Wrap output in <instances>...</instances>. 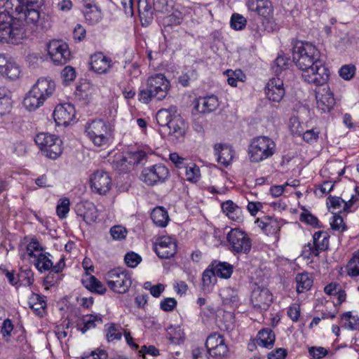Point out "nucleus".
I'll use <instances>...</instances> for the list:
<instances>
[{
  "instance_id": "nucleus-1",
  "label": "nucleus",
  "mask_w": 359,
  "mask_h": 359,
  "mask_svg": "<svg viewBox=\"0 0 359 359\" xmlns=\"http://www.w3.org/2000/svg\"><path fill=\"white\" fill-rule=\"evenodd\" d=\"M320 57V50L309 42L297 41L292 47V61L309 84L323 86L329 79V69Z\"/></svg>"
},
{
  "instance_id": "nucleus-2",
  "label": "nucleus",
  "mask_w": 359,
  "mask_h": 359,
  "mask_svg": "<svg viewBox=\"0 0 359 359\" xmlns=\"http://www.w3.org/2000/svg\"><path fill=\"white\" fill-rule=\"evenodd\" d=\"M39 8H27L22 11L0 12V42L19 43L26 36L23 21L36 25L41 15Z\"/></svg>"
},
{
  "instance_id": "nucleus-3",
  "label": "nucleus",
  "mask_w": 359,
  "mask_h": 359,
  "mask_svg": "<svg viewBox=\"0 0 359 359\" xmlns=\"http://www.w3.org/2000/svg\"><path fill=\"white\" fill-rule=\"evenodd\" d=\"M170 88V81L163 74H155L149 76L145 86H141L138 91V100L149 104L153 99L163 100L166 97Z\"/></svg>"
},
{
  "instance_id": "nucleus-4",
  "label": "nucleus",
  "mask_w": 359,
  "mask_h": 359,
  "mask_svg": "<svg viewBox=\"0 0 359 359\" xmlns=\"http://www.w3.org/2000/svg\"><path fill=\"white\" fill-rule=\"evenodd\" d=\"M276 151L275 142L267 136L254 137L248 147V156L252 163H259L271 157Z\"/></svg>"
},
{
  "instance_id": "nucleus-5",
  "label": "nucleus",
  "mask_w": 359,
  "mask_h": 359,
  "mask_svg": "<svg viewBox=\"0 0 359 359\" xmlns=\"http://www.w3.org/2000/svg\"><path fill=\"white\" fill-rule=\"evenodd\" d=\"M227 249L234 255L248 254L252 248V239L239 228L231 229L226 234Z\"/></svg>"
},
{
  "instance_id": "nucleus-6",
  "label": "nucleus",
  "mask_w": 359,
  "mask_h": 359,
  "mask_svg": "<svg viewBox=\"0 0 359 359\" xmlns=\"http://www.w3.org/2000/svg\"><path fill=\"white\" fill-rule=\"evenodd\" d=\"M104 280L109 289L118 294L126 293L132 285L130 273L123 268H115L104 274Z\"/></svg>"
},
{
  "instance_id": "nucleus-7",
  "label": "nucleus",
  "mask_w": 359,
  "mask_h": 359,
  "mask_svg": "<svg viewBox=\"0 0 359 359\" xmlns=\"http://www.w3.org/2000/svg\"><path fill=\"white\" fill-rule=\"evenodd\" d=\"M34 141L47 158L56 159L62 152V142L54 135L40 133L36 135Z\"/></svg>"
},
{
  "instance_id": "nucleus-8",
  "label": "nucleus",
  "mask_w": 359,
  "mask_h": 359,
  "mask_svg": "<svg viewBox=\"0 0 359 359\" xmlns=\"http://www.w3.org/2000/svg\"><path fill=\"white\" fill-rule=\"evenodd\" d=\"M329 238V234L326 231L316 232L313 236V243H308L304 246L302 256L308 259L318 257L321 252L327 250Z\"/></svg>"
},
{
  "instance_id": "nucleus-9",
  "label": "nucleus",
  "mask_w": 359,
  "mask_h": 359,
  "mask_svg": "<svg viewBox=\"0 0 359 359\" xmlns=\"http://www.w3.org/2000/svg\"><path fill=\"white\" fill-rule=\"evenodd\" d=\"M48 54L55 65H63L70 59V50L68 45L59 40H52L47 46Z\"/></svg>"
},
{
  "instance_id": "nucleus-10",
  "label": "nucleus",
  "mask_w": 359,
  "mask_h": 359,
  "mask_svg": "<svg viewBox=\"0 0 359 359\" xmlns=\"http://www.w3.org/2000/svg\"><path fill=\"white\" fill-rule=\"evenodd\" d=\"M169 175V170L165 165L156 164L144 168L142 172L141 179L148 186H154L157 183L165 182Z\"/></svg>"
},
{
  "instance_id": "nucleus-11",
  "label": "nucleus",
  "mask_w": 359,
  "mask_h": 359,
  "mask_svg": "<svg viewBox=\"0 0 359 359\" xmlns=\"http://www.w3.org/2000/svg\"><path fill=\"white\" fill-rule=\"evenodd\" d=\"M205 347L214 358H224L229 352L224 336L218 332H213L207 337Z\"/></svg>"
},
{
  "instance_id": "nucleus-12",
  "label": "nucleus",
  "mask_w": 359,
  "mask_h": 359,
  "mask_svg": "<svg viewBox=\"0 0 359 359\" xmlns=\"http://www.w3.org/2000/svg\"><path fill=\"white\" fill-rule=\"evenodd\" d=\"M273 301L271 291L266 287L257 285L252 291L250 302L257 310H267Z\"/></svg>"
},
{
  "instance_id": "nucleus-13",
  "label": "nucleus",
  "mask_w": 359,
  "mask_h": 359,
  "mask_svg": "<svg viewBox=\"0 0 359 359\" xmlns=\"http://www.w3.org/2000/svg\"><path fill=\"white\" fill-rule=\"evenodd\" d=\"M75 117V108L69 103L56 106L53 111V118L57 126H67L74 122Z\"/></svg>"
},
{
  "instance_id": "nucleus-14",
  "label": "nucleus",
  "mask_w": 359,
  "mask_h": 359,
  "mask_svg": "<svg viewBox=\"0 0 359 359\" xmlns=\"http://www.w3.org/2000/svg\"><path fill=\"white\" fill-rule=\"evenodd\" d=\"M255 224L265 234L273 236L276 241L279 240L280 231L283 224L278 219L273 217L264 216L262 218L257 219Z\"/></svg>"
},
{
  "instance_id": "nucleus-15",
  "label": "nucleus",
  "mask_w": 359,
  "mask_h": 359,
  "mask_svg": "<svg viewBox=\"0 0 359 359\" xmlns=\"http://www.w3.org/2000/svg\"><path fill=\"white\" fill-rule=\"evenodd\" d=\"M154 251L161 259H170L177 252V244L170 236H161L157 239Z\"/></svg>"
},
{
  "instance_id": "nucleus-16",
  "label": "nucleus",
  "mask_w": 359,
  "mask_h": 359,
  "mask_svg": "<svg viewBox=\"0 0 359 359\" xmlns=\"http://www.w3.org/2000/svg\"><path fill=\"white\" fill-rule=\"evenodd\" d=\"M34 94L44 101L50 97L55 90V83L50 77H41L31 88Z\"/></svg>"
},
{
  "instance_id": "nucleus-17",
  "label": "nucleus",
  "mask_w": 359,
  "mask_h": 359,
  "mask_svg": "<svg viewBox=\"0 0 359 359\" xmlns=\"http://www.w3.org/2000/svg\"><path fill=\"white\" fill-rule=\"evenodd\" d=\"M111 180L106 172L97 170L91 177V190L99 194H106L111 188Z\"/></svg>"
},
{
  "instance_id": "nucleus-18",
  "label": "nucleus",
  "mask_w": 359,
  "mask_h": 359,
  "mask_svg": "<svg viewBox=\"0 0 359 359\" xmlns=\"http://www.w3.org/2000/svg\"><path fill=\"white\" fill-rule=\"evenodd\" d=\"M265 93L270 101H281L285 93L283 81L279 78L271 79L266 86Z\"/></svg>"
},
{
  "instance_id": "nucleus-19",
  "label": "nucleus",
  "mask_w": 359,
  "mask_h": 359,
  "mask_svg": "<svg viewBox=\"0 0 359 359\" xmlns=\"http://www.w3.org/2000/svg\"><path fill=\"white\" fill-rule=\"evenodd\" d=\"M112 66V60L102 52H97L91 55V70L95 73L99 74H107Z\"/></svg>"
},
{
  "instance_id": "nucleus-20",
  "label": "nucleus",
  "mask_w": 359,
  "mask_h": 359,
  "mask_svg": "<svg viewBox=\"0 0 359 359\" xmlns=\"http://www.w3.org/2000/svg\"><path fill=\"white\" fill-rule=\"evenodd\" d=\"M317 108L322 112L330 111L335 104L333 94L328 87L316 91Z\"/></svg>"
},
{
  "instance_id": "nucleus-21",
  "label": "nucleus",
  "mask_w": 359,
  "mask_h": 359,
  "mask_svg": "<svg viewBox=\"0 0 359 359\" xmlns=\"http://www.w3.org/2000/svg\"><path fill=\"white\" fill-rule=\"evenodd\" d=\"M0 74L11 80H15L19 77L20 70L11 58L0 55Z\"/></svg>"
},
{
  "instance_id": "nucleus-22",
  "label": "nucleus",
  "mask_w": 359,
  "mask_h": 359,
  "mask_svg": "<svg viewBox=\"0 0 359 359\" xmlns=\"http://www.w3.org/2000/svg\"><path fill=\"white\" fill-rule=\"evenodd\" d=\"M246 6L249 11L260 17L271 16L273 11L269 0H248Z\"/></svg>"
},
{
  "instance_id": "nucleus-23",
  "label": "nucleus",
  "mask_w": 359,
  "mask_h": 359,
  "mask_svg": "<svg viewBox=\"0 0 359 359\" xmlns=\"http://www.w3.org/2000/svg\"><path fill=\"white\" fill-rule=\"evenodd\" d=\"M219 107L217 97L214 95L200 97L195 101L194 109L199 113H210Z\"/></svg>"
},
{
  "instance_id": "nucleus-24",
  "label": "nucleus",
  "mask_w": 359,
  "mask_h": 359,
  "mask_svg": "<svg viewBox=\"0 0 359 359\" xmlns=\"http://www.w3.org/2000/svg\"><path fill=\"white\" fill-rule=\"evenodd\" d=\"M5 11H22L29 8H39L43 0H1Z\"/></svg>"
},
{
  "instance_id": "nucleus-25",
  "label": "nucleus",
  "mask_w": 359,
  "mask_h": 359,
  "mask_svg": "<svg viewBox=\"0 0 359 359\" xmlns=\"http://www.w3.org/2000/svg\"><path fill=\"white\" fill-rule=\"evenodd\" d=\"M187 128V123L180 115H174L172 121L168 126L169 135L177 142H181L185 136Z\"/></svg>"
},
{
  "instance_id": "nucleus-26",
  "label": "nucleus",
  "mask_w": 359,
  "mask_h": 359,
  "mask_svg": "<svg viewBox=\"0 0 359 359\" xmlns=\"http://www.w3.org/2000/svg\"><path fill=\"white\" fill-rule=\"evenodd\" d=\"M214 152L217 156V162L226 167L230 164L233 157V150L230 146L226 144H215Z\"/></svg>"
},
{
  "instance_id": "nucleus-27",
  "label": "nucleus",
  "mask_w": 359,
  "mask_h": 359,
  "mask_svg": "<svg viewBox=\"0 0 359 359\" xmlns=\"http://www.w3.org/2000/svg\"><path fill=\"white\" fill-rule=\"evenodd\" d=\"M137 8L142 25H149L154 18V8L151 7L147 0H138Z\"/></svg>"
},
{
  "instance_id": "nucleus-28",
  "label": "nucleus",
  "mask_w": 359,
  "mask_h": 359,
  "mask_svg": "<svg viewBox=\"0 0 359 359\" xmlns=\"http://www.w3.org/2000/svg\"><path fill=\"white\" fill-rule=\"evenodd\" d=\"M276 335L271 328H263L259 331L257 336V343L265 348H271L274 344Z\"/></svg>"
},
{
  "instance_id": "nucleus-29",
  "label": "nucleus",
  "mask_w": 359,
  "mask_h": 359,
  "mask_svg": "<svg viewBox=\"0 0 359 359\" xmlns=\"http://www.w3.org/2000/svg\"><path fill=\"white\" fill-rule=\"evenodd\" d=\"M219 295L224 305L231 307L237 306L239 302V297L237 290L232 287H227L220 290Z\"/></svg>"
},
{
  "instance_id": "nucleus-30",
  "label": "nucleus",
  "mask_w": 359,
  "mask_h": 359,
  "mask_svg": "<svg viewBox=\"0 0 359 359\" xmlns=\"http://www.w3.org/2000/svg\"><path fill=\"white\" fill-rule=\"evenodd\" d=\"M297 283V292H304L309 290L313 286V279L311 273L304 272L298 273L295 278Z\"/></svg>"
},
{
  "instance_id": "nucleus-31",
  "label": "nucleus",
  "mask_w": 359,
  "mask_h": 359,
  "mask_svg": "<svg viewBox=\"0 0 359 359\" xmlns=\"http://www.w3.org/2000/svg\"><path fill=\"white\" fill-rule=\"evenodd\" d=\"M151 219L156 226L165 227L167 226L169 221V216L165 208L161 206H158L152 210L151 213Z\"/></svg>"
},
{
  "instance_id": "nucleus-32",
  "label": "nucleus",
  "mask_w": 359,
  "mask_h": 359,
  "mask_svg": "<svg viewBox=\"0 0 359 359\" xmlns=\"http://www.w3.org/2000/svg\"><path fill=\"white\" fill-rule=\"evenodd\" d=\"M217 276L227 279L231 277L233 267L228 262L214 261L211 263Z\"/></svg>"
},
{
  "instance_id": "nucleus-33",
  "label": "nucleus",
  "mask_w": 359,
  "mask_h": 359,
  "mask_svg": "<svg viewBox=\"0 0 359 359\" xmlns=\"http://www.w3.org/2000/svg\"><path fill=\"white\" fill-rule=\"evenodd\" d=\"M44 100L31 89L23 100V105L28 111H34L44 103Z\"/></svg>"
},
{
  "instance_id": "nucleus-34",
  "label": "nucleus",
  "mask_w": 359,
  "mask_h": 359,
  "mask_svg": "<svg viewBox=\"0 0 359 359\" xmlns=\"http://www.w3.org/2000/svg\"><path fill=\"white\" fill-rule=\"evenodd\" d=\"M90 82L87 80L81 81L76 86L75 90L76 97L85 104L89 102Z\"/></svg>"
},
{
  "instance_id": "nucleus-35",
  "label": "nucleus",
  "mask_w": 359,
  "mask_h": 359,
  "mask_svg": "<svg viewBox=\"0 0 359 359\" xmlns=\"http://www.w3.org/2000/svg\"><path fill=\"white\" fill-rule=\"evenodd\" d=\"M128 160L129 158L127 153L126 155H116L112 162V166L115 170L121 172H127L132 167V165L129 163Z\"/></svg>"
},
{
  "instance_id": "nucleus-36",
  "label": "nucleus",
  "mask_w": 359,
  "mask_h": 359,
  "mask_svg": "<svg viewBox=\"0 0 359 359\" xmlns=\"http://www.w3.org/2000/svg\"><path fill=\"white\" fill-rule=\"evenodd\" d=\"M11 108L10 92L5 88H0V115L8 114Z\"/></svg>"
},
{
  "instance_id": "nucleus-37",
  "label": "nucleus",
  "mask_w": 359,
  "mask_h": 359,
  "mask_svg": "<svg viewBox=\"0 0 359 359\" xmlns=\"http://www.w3.org/2000/svg\"><path fill=\"white\" fill-rule=\"evenodd\" d=\"M49 253L40 252L36 257H35L36 259L35 266L40 272L51 271L53 262L49 258Z\"/></svg>"
},
{
  "instance_id": "nucleus-38",
  "label": "nucleus",
  "mask_w": 359,
  "mask_h": 359,
  "mask_svg": "<svg viewBox=\"0 0 359 359\" xmlns=\"http://www.w3.org/2000/svg\"><path fill=\"white\" fill-rule=\"evenodd\" d=\"M186 180L191 182H197L201 177L199 167L196 164L191 163L187 166H184V168Z\"/></svg>"
},
{
  "instance_id": "nucleus-39",
  "label": "nucleus",
  "mask_w": 359,
  "mask_h": 359,
  "mask_svg": "<svg viewBox=\"0 0 359 359\" xmlns=\"http://www.w3.org/2000/svg\"><path fill=\"white\" fill-rule=\"evenodd\" d=\"M248 26L254 32V36L256 38L260 37L262 33L264 32L262 17L256 16L253 19L250 20Z\"/></svg>"
},
{
  "instance_id": "nucleus-40",
  "label": "nucleus",
  "mask_w": 359,
  "mask_h": 359,
  "mask_svg": "<svg viewBox=\"0 0 359 359\" xmlns=\"http://www.w3.org/2000/svg\"><path fill=\"white\" fill-rule=\"evenodd\" d=\"M70 210V201L68 198L59 199L56 206V214L60 219H65Z\"/></svg>"
},
{
  "instance_id": "nucleus-41",
  "label": "nucleus",
  "mask_w": 359,
  "mask_h": 359,
  "mask_svg": "<svg viewBox=\"0 0 359 359\" xmlns=\"http://www.w3.org/2000/svg\"><path fill=\"white\" fill-rule=\"evenodd\" d=\"M227 76L228 83L233 87L237 86L238 81H244L245 75L241 69H236L235 71L228 69L226 71Z\"/></svg>"
},
{
  "instance_id": "nucleus-42",
  "label": "nucleus",
  "mask_w": 359,
  "mask_h": 359,
  "mask_svg": "<svg viewBox=\"0 0 359 359\" xmlns=\"http://www.w3.org/2000/svg\"><path fill=\"white\" fill-rule=\"evenodd\" d=\"M302 209L303 212L299 215V220L314 228L320 227L318 219L304 207H302Z\"/></svg>"
},
{
  "instance_id": "nucleus-43",
  "label": "nucleus",
  "mask_w": 359,
  "mask_h": 359,
  "mask_svg": "<svg viewBox=\"0 0 359 359\" xmlns=\"http://www.w3.org/2000/svg\"><path fill=\"white\" fill-rule=\"evenodd\" d=\"M174 115L171 114L170 110L162 109L156 114V121L162 127L169 126L170 123L172 121Z\"/></svg>"
},
{
  "instance_id": "nucleus-44",
  "label": "nucleus",
  "mask_w": 359,
  "mask_h": 359,
  "mask_svg": "<svg viewBox=\"0 0 359 359\" xmlns=\"http://www.w3.org/2000/svg\"><path fill=\"white\" fill-rule=\"evenodd\" d=\"M128 161L132 166L144 163L147 157V154L143 150L128 152Z\"/></svg>"
},
{
  "instance_id": "nucleus-45",
  "label": "nucleus",
  "mask_w": 359,
  "mask_h": 359,
  "mask_svg": "<svg viewBox=\"0 0 359 359\" xmlns=\"http://www.w3.org/2000/svg\"><path fill=\"white\" fill-rule=\"evenodd\" d=\"M290 59L283 55H278L272 65V69L276 75L280 74L283 70L287 69Z\"/></svg>"
},
{
  "instance_id": "nucleus-46",
  "label": "nucleus",
  "mask_w": 359,
  "mask_h": 359,
  "mask_svg": "<svg viewBox=\"0 0 359 359\" xmlns=\"http://www.w3.org/2000/svg\"><path fill=\"white\" fill-rule=\"evenodd\" d=\"M348 274L351 277L359 276V255H354L346 266Z\"/></svg>"
},
{
  "instance_id": "nucleus-47",
  "label": "nucleus",
  "mask_w": 359,
  "mask_h": 359,
  "mask_svg": "<svg viewBox=\"0 0 359 359\" xmlns=\"http://www.w3.org/2000/svg\"><path fill=\"white\" fill-rule=\"evenodd\" d=\"M103 18L102 8L95 1H91V25L99 23Z\"/></svg>"
},
{
  "instance_id": "nucleus-48",
  "label": "nucleus",
  "mask_w": 359,
  "mask_h": 359,
  "mask_svg": "<svg viewBox=\"0 0 359 359\" xmlns=\"http://www.w3.org/2000/svg\"><path fill=\"white\" fill-rule=\"evenodd\" d=\"M216 276L212 266L211 264L209 265L203 273L202 280L204 285L209 286L211 284H214L217 280Z\"/></svg>"
},
{
  "instance_id": "nucleus-49",
  "label": "nucleus",
  "mask_w": 359,
  "mask_h": 359,
  "mask_svg": "<svg viewBox=\"0 0 359 359\" xmlns=\"http://www.w3.org/2000/svg\"><path fill=\"white\" fill-rule=\"evenodd\" d=\"M91 133V139H93V142L95 147L101 148V149H104L109 144V138L107 135L104 134H96L95 132Z\"/></svg>"
},
{
  "instance_id": "nucleus-50",
  "label": "nucleus",
  "mask_w": 359,
  "mask_h": 359,
  "mask_svg": "<svg viewBox=\"0 0 359 359\" xmlns=\"http://www.w3.org/2000/svg\"><path fill=\"white\" fill-rule=\"evenodd\" d=\"M182 20V15L179 11H175L172 14L166 16L163 19V23L165 26L179 25Z\"/></svg>"
},
{
  "instance_id": "nucleus-51",
  "label": "nucleus",
  "mask_w": 359,
  "mask_h": 359,
  "mask_svg": "<svg viewBox=\"0 0 359 359\" xmlns=\"http://www.w3.org/2000/svg\"><path fill=\"white\" fill-rule=\"evenodd\" d=\"M43 248L41 247L40 243L35 238H32L31 241L27 245V252L28 255L31 257H36L38 254L35 252H42Z\"/></svg>"
},
{
  "instance_id": "nucleus-52",
  "label": "nucleus",
  "mask_w": 359,
  "mask_h": 359,
  "mask_svg": "<svg viewBox=\"0 0 359 359\" xmlns=\"http://www.w3.org/2000/svg\"><path fill=\"white\" fill-rule=\"evenodd\" d=\"M246 20L241 15L234 13L231 18V27L235 30H242L246 25Z\"/></svg>"
},
{
  "instance_id": "nucleus-53",
  "label": "nucleus",
  "mask_w": 359,
  "mask_h": 359,
  "mask_svg": "<svg viewBox=\"0 0 359 359\" xmlns=\"http://www.w3.org/2000/svg\"><path fill=\"white\" fill-rule=\"evenodd\" d=\"M76 327L82 333L86 332L90 328V316L83 315L78 316L76 321Z\"/></svg>"
},
{
  "instance_id": "nucleus-54",
  "label": "nucleus",
  "mask_w": 359,
  "mask_h": 359,
  "mask_svg": "<svg viewBox=\"0 0 359 359\" xmlns=\"http://www.w3.org/2000/svg\"><path fill=\"white\" fill-rule=\"evenodd\" d=\"M142 261V257L134 252L126 253L124 257V262L130 268L136 267Z\"/></svg>"
},
{
  "instance_id": "nucleus-55",
  "label": "nucleus",
  "mask_w": 359,
  "mask_h": 359,
  "mask_svg": "<svg viewBox=\"0 0 359 359\" xmlns=\"http://www.w3.org/2000/svg\"><path fill=\"white\" fill-rule=\"evenodd\" d=\"M355 73V67L353 65H346L342 66L339 71V76L344 80L351 79Z\"/></svg>"
},
{
  "instance_id": "nucleus-56",
  "label": "nucleus",
  "mask_w": 359,
  "mask_h": 359,
  "mask_svg": "<svg viewBox=\"0 0 359 359\" xmlns=\"http://www.w3.org/2000/svg\"><path fill=\"white\" fill-rule=\"evenodd\" d=\"M327 203L329 208L339 210V212H341L342 210H344V200L340 197L330 196L327 198Z\"/></svg>"
},
{
  "instance_id": "nucleus-57",
  "label": "nucleus",
  "mask_w": 359,
  "mask_h": 359,
  "mask_svg": "<svg viewBox=\"0 0 359 359\" xmlns=\"http://www.w3.org/2000/svg\"><path fill=\"white\" fill-rule=\"evenodd\" d=\"M61 76L63 79V82L68 84L73 81L76 78V71L74 67L67 66L62 69Z\"/></svg>"
},
{
  "instance_id": "nucleus-58",
  "label": "nucleus",
  "mask_w": 359,
  "mask_h": 359,
  "mask_svg": "<svg viewBox=\"0 0 359 359\" xmlns=\"http://www.w3.org/2000/svg\"><path fill=\"white\" fill-rule=\"evenodd\" d=\"M13 328L14 326L10 319L7 318L4 320L1 328V333L3 338L5 339L6 341H8V338L11 336Z\"/></svg>"
},
{
  "instance_id": "nucleus-59",
  "label": "nucleus",
  "mask_w": 359,
  "mask_h": 359,
  "mask_svg": "<svg viewBox=\"0 0 359 359\" xmlns=\"http://www.w3.org/2000/svg\"><path fill=\"white\" fill-rule=\"evenodd\" d=\"M82 266L83 269L85 270V273L81 278V283L82 285L88 290H90V278L88 275L90 273V266H89V261L87 257H86L83 262Z\"/></svg>"
},
{
  "instance_id": "nucleus-60",
  "label": "nucleus",
  "mask_w": 359,
  "mask_h": 359,
  "mask_svg": "<svg viewBox=\"0 0 359 359\" xmlns=\"http://www.w3.org/2000/svg\"><path fill=\"white\" fill-rule=\"evenodd\" d=\"M210 353L207 348L203 347H196L192 350V359H211Z\"/></svg>"
},
{
  "instance_id": "nucleus-61",
  "label": "nucleus",
  "mask_w": 359,
  "mask_h": 359,
  "mask_svg": "<svg viewBox=\"0 0 359 359\" xmlns=\"http://www.w3.org/2000/svg\"><path fill=\"white\" fill-rule=\"evenodd\" d=\"M319 130L315 128L307 130L302 134L303 140L307 143L312 144L317 142L319 137Z\"/></svg>"
},
{
  "instance_id": "nucleus-62",
  "label": "nucleus",
  "mask_w": 359,
  "mask_h": 359,
  "mask_svg": "<svg viewBox=\"0 0 359 359\" xmlns=\"http://www.w3.org/2000/svg\"><path fill=\"white\" fill-rule=\"evenodd\" d=\"M106 291L104 285L95 276H91V293L103 294Z\"/></svg>"
},
{
  "instance_id": "nucleus-63",
  "label": "nucleus",
  "mask_w": 359,
  "mask_h": 359,
  "mask_svg": "<svg viewBox=\"0 0 359 359\" xmlns=\"http://www.w3.org/2000/svg\"><path fill=\"white\" fill-rule=\"evenodd\" d=\"M110 233L114 239L121 240L126 238L127 230L121 226H114L110 229Z\"/></svg>"
},
{
  "instance_id": "nucleus-64",
  "label": "nucleus",
  "mask_w": 359,
  "mask_h": 359,
  "mask_svg": "<svg viewBox=\"0 0 359 359\" xmlns=\"http://www.w3.org/2000/svg\"><path fill=\"white\" fill-rule=\"evenodd\" d=\"M176 306L177 301L172 297L163 299L160 304V308L164 311H172Z\"/></svg>"
}]
</instances>
